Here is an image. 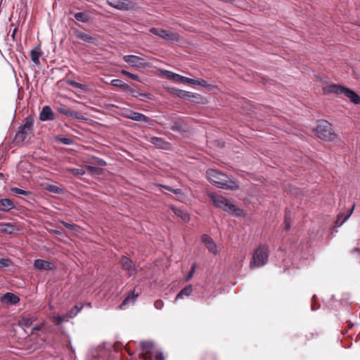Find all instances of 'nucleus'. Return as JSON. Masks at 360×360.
<instances>
[{"instance_id": "f257e3e1", "label": "nucleus", "mask_w": 360, "mask_h": 360, "mask_svg": "<svg viewBox=\"0 0 360 360\" xmlns=\"http://www.w3.org/2000/svg\"><path fill=\"white\" fill-rule=\"evenodd\" d=\"M207 176L210 183L218 188L231 191H236L239 188L236 181L217 169H208Z\"/></svg>"}, {"instance_id": "f03ea898", "label": "nucleus", "mask_w": 360, "mask_h": 360, "mask_svg": "<svg viewBox=\"0 0 360 360\" xmlns=\"http://www.w3.org/2000/svg\"><path fill=\"white\" fill-rule=\"evenodd\" d=\"M208 197L215 207L237 217H240L243 214L242 210L237 208L224 196L214 193H209Z\"/></svg>"}, {"instance_id": "7ed1b4c3", "label": "nucleus", "mask_w": 360, "mask_h": 360, "mask_svg": "<svg viewBox=\"0 0 360 360\" xmlns=\"http://www.w3.org/2000/svg\"><path fill=\"white\" fill-rule=\"evenodd\" d=\"M269 248L266 245H260L254 252L250 263L252 269L264 266L268 262Z\"/></svg>"}, {"instance_id": "20e7f679", "label": "nucleus", "mask_w": 360, "mask_h": 360, "mask_svg": "<svg viewBox=\"0 0 360 360\" xmlns=\"http://www.w3.org/2000/svg\"><path fill=\"white\" fill-rule=\"evenodd\" d=\"M316 133L319 138L326 141H332L336 138V134L333 131L331 124L326 120L319 122Z\"/></svg>"}, {"instance_id": "39448f33", "label": "nucleus", "mask_w": 360, "mask_h": 360, "mask_svg": "<svg viewBox=\"0 0 360 360\" xmlns=\"http://www.w3.org/2000/svg\"><path fill=\"white\" fill-rule=\"evenodd\" d=\"M113 345L111 343H104L91 350V358L98 360H109L112 352Z\"/></svg>"}, {"instance_id": "423d86ee", "label": "nucleus", "mask_w": 360, "mask_h": 360, "mask_svg": "<svg viewBox=\"0 0 360 360\" xmlns=\"http://www.w3.org/2000/svg\"><path fill=\"white\" fill-rule=\"evenodd\" d=\"M34 120L31 116L25 118V124L19 127L15 137L16 142H22L29 133L31 132L33 127Z\"/></svg>"}, {"instance_id": "0eeeda50", "label": "nucleus", "mask_w": 360, "mask_h": 360, "mask_svg": "<svg viewBox=\"0 0 360 360\" xmlns=\"http://www.w3.org/2000/svg\"><path fill=\"white\" fill-rule=\"evenodd\" d=\"M120 264L122 270L126 271L129 277L135 275L138 271V268L134 262L127 256H122Z\"/></svg>"}, {"instance_id": "6e6552de", "label": "nucleus", "mask_w": 360, "mask_h": 360, "mask_svg": "<svg viewBox=\"0 0 360 360\" xmlns=\"http://www.w3.org/2000/svg\"><path fill=\"white\" fill-rule=\"evenodd\" d=\"M150 32L168 41H174L179 39L178 34L167 30L152 27L150 29Z\"/></svg>"}, {"instance_id": "1a4fd4ad", "label": "nucleus", "mask_w": 360, "mask_h": 360, "mask_svg": "<svg viewBox=\"0 0 360 360\" xmlns=\"http://www.w3.org/2000/svg\"><path fill=\"white\" fill-rule=\"evenodd\" d=\"M107 3L120 11H129L134 7V4L129 0H107Z\"/></svg>"}, {"instance_id": "9d476101", "label": "nucleus", "mask_w": 360, "mask_h": 360, "mask_svg": "<svg viewBox=\"0 0 360 360\" xmlns=\"http://www.w3.org/2000/svg\"><path fill=\"white\" fill-rule=\"evenodd\" d=\"M34 268L38 270H49L53 271L56 269V266L55 264L41 259H37L34 261L33 264Z\"/></svg>"}, {"instance_id": "9b49d317", "label": "nucleus", "mask_w": 360, "mask_h": 360, "mask_svg": "<svg viewBox=\"0 0 360 360\" xmlns=\"http://www.w3.org/2000/svg\"><path fill=\"white\" fill-rule=\"evenodd\" d=\"M168 91L170 94L181 98H186L188 101H193L191 97H198V94H193L176 88H169Z\"/></svg>"}, {"instance_id": "f8f14e48", "label": "nucleus", "mask_w": 360, "mask_h": 360, "mask_svg": "<svg viewBox=\"0 0 360 360\" xmlns=\"http://www.w3.org/2000/svg\"><path fill=\"white\" fill-rule=\"evenodd\" d=\"M124 117L136 122H143L147 123L150 121V117L141 112H135L133 110L126 112L124 114Z\"/></svg>"}, {"instance_id": "ddd939ff", "label": "nucleus", "mask_w": 360, "mask_h": 360, "mask_svg": "<svg viewBox=\"0 0 360 360\" xmlns=\"http://www.w3.org/2000/svg\"><path fill=\"white\" fill-rule=\"evenodd\" d=\"M123 60L127 63L135 68H141L144 64V60L143 58L134 55L124 56Z\"/></svg>"}, {"instance_id": "4468645a", "label": "nucleus", "mask_w": 360, "mask_h": 360, "mask_svg": "<svg viewBox=\"0 0 360 360\" xmlns=\"http://www.w3.org/2000/svg\"><path fill=\"white\" fill-rule=\"evenodd\" d=\"M143 360H152L153 343L152 342L143 341L141 343Z\"/></svg>"}, {"instance_id": "2eb2a0df", "label": "nucleus", "mask_w": 360, "mask_h": 360, "mask_svg": "<svg viewBox=\"0 0 360 360\" xmlns=\"http://www.w3.org/2000/svg\"><path fill=\"white\" fill-rule=\"evenodd\" d=\"M0 300L3 304L15 305L20 302V298L12 292H6L1 297Z\"/></svg>"}, {"instance_id": "dca6fc26", "label": "nucleus", "mask_w": 360, "mask_h": 360, "mask_svg": "<svg viewBox=\"0 0 360 360\" xmlns=\"http://www.w3.org/2000/svg\"><path fill=\"white\" fill-rule=\"evenodd\" d=\"M347 88L340 84H330L323 88L325 94H335L337 95L344 94Z\"/></svg>"}, {"instance_id": "f3484780", "label": "nucleus", "mask_w": 360, "mask_h": 360, "mask_svg": "<svg viewBox=\"0 0 360 360\" xmlns=\"http://www.w3.org/2000/svg\"><path fill=\"white\" fill-rule=\"evenodd\" d=\"M39 119L43 122L54 120V114L50 106L45 105L42 108L39 114Z\"/></svg>"}, {"instance_id": "a211bd4d", "label": "nucleus", "mask_w": 360, "mask_h": 360, "mask_svg": "<svg viewBox=\"0 0 360 360\" xmlns=\"http://www.w3.org/2000/svg\"><path fill=\"white\" fill-rule=\"evenodd\" d=\"M201 240L210 252L214 254L217 252V245L211 237L207 234H203L201 237Z\"/></svg>"}, {"instance_id": "6ab92c4d", "label": "nucleus", "mask_w": 360, "mask_h": 360, "mask_svg": "<svg viewBox=\"0 0 360 360\" xmlns=\"http://www.w3.org/2000/svg\"><path fill=\"white\" fill-rule=\"evenodd\" d=\"M150 142L161 149L169 150L170 148V143L160 137L153 136L150 138Z\"/></svg>"}, {"instance_id": "aec40b11", "label": "nucleus", "mask_w": 360, "mask_h": 360, "mask_svg": "<svg viewBox=\"0 0 360 360\" xmlns=\"http://www.w3.org/2000/svg\"><path fill=\"white\" fill-rule=\"evenodd\" d=\"M354 208V205H352V208L349 209L347 214L345 213H340L337 219L335 222V227L338 228L342 226L347 220V219L351 216V214L353 212Z\"/></svg>"}, {"instance_id": "412c9836", "label": "nucleus", "mask_w": 360, "mask_h": 360, "mask_svg": "<svg viewBox=\"0 0 360 360\" xmlns=\"http://www.w3.org/2000/svg\"><path fill=\"white\" fill-rule=\"evenodd\" d=\"M15 205L13 201L8 198L0 199V210L4 212H9L13 209Z\"/></svg>"}, {"instance_id": "4be33fe9", "label": "nucleus", "mask_w": 360, "mask_h": 360, "mask_svg": "<svg viewBox=\"0 0 360 360\" xmlns=\"http://www.w3.org/2000/svg\"><path fill=\"white\" fill-rule=\"evenodd\" d=\"M164 75L167 78L174 79V81L179 83H184L186 79V77L174 73L169 70H165Z\"/></svg>"}, {"instance_id": "5701e85b", "label": "nucleus", "mask_w": 360, "mask_h": 360, "mask_svg": "<svg viewBox=\"0 0 360 360\" xmlns=\"http://www.w3.org/2000/svg\"><path fill=\"white\" fill-rule=\"evenodd\" d=\"M174 213L184 221L188 222L190 220L189 214L182 208L180 207H172Z\"/></svg>"}, {"instance_id": "b1692460", "label": "nucleus", "mask_w": 360, "mask_h": 360, "mask_svg": "<svg viewBox=\"0 0 360 360\" xmlns=\"http://www.w3.org/2000/svg\"><path fill=\"white\" fill-rule=\"evenodd\" d=\"M344 95L349 98L350 101L353 103L360 104V96L354 91L347 88Z\"/></svg>"}, {"instance_id": "393cba45", "label": "nucleus", "mask_w": 360, "mask_h": 360, "mask_svg": "<svg viewBox=\"0 0 360 360\" xmlns=\"http://www.w3.org/2000/svg\"><path fill=\"white\" fill-rule=\"evenodd\" d=\"M41 51L39 47H35L30 51V57L32 62L38 65L40 63L39 58L41 56Z\"/></svg>"}, {"instance_id": "a878e982", "label": "nucleus", "mask_w": 360, "mask_h": 360, "mask_svg": "<svg viewBox=\"0 0 360 360\" xmlns=\"http://www.w3.org/2000/svg\"><path fill=\"white\" fill-rule=\"evenodd\" d=\"M139 296V294L138 293H135L134 291H133L131 292V294L129 295L121 303V304L120 305V309H124L125 307L129 304V303H134L136 300V299Z\"/></svg>"}, {"instance_id": "bb28decb", "label": "nucleus", "mask_w": 360, "mask_h": 360, "mask_svg": "<svg viewBox=\"0 0 360 360\" xmlns=\"http://www.w3.org/2000/svg\"><path fill=\"white\" fill-rule=\"evenodd\" d=\"M193 291V287L191 285L185 286L180 292L176 295V300L182 299L185 296H189Z\"/></svg>"}, {"instance_id": "cd10ccee", "label": "nucleus", "mask_w": 360, "mask_h": 360, "mask_svg": "<svg viewBox=\"0 0 360 360\" xmlns=\"http://www.w3.org/2000/svg\"><path fill=\"white\" fill-rule=\"evenodd\" d=\"M83 304H76L70 310H69L66 314L67 316L69 317V319H72L75 317L77 314L82 310L83 308Z\"/></svg>"}, {"instance_id": "c85d7f7f", "label": "nucleus", "mask_w": 360, "mask_h": 360, "mask_svg": "<svg viewBox=\"0 0 360 360\" xmlns=\"http://www.w3.org/2000/svg\"><path fill=\"white\" fill-rule=\"evenodd\" d=\"M110 84L111 85L114 86H116V87H120V89H122L124 92L129 89H130V86L128 85L126 83H124L121 79H112L110 81Z\"/></svg>"}, {"instance_id": "c756f323", "label": "nucleus", "mask_w": 360, "mask_h": 360, "mask_svg": "<svg viewBox=\"0 0 360 360\" xmlns=\"http://www.w3.org/2000/svg\"><path fill=\"white\" fill-rule=\"evenodd\" d=\"M34 319L33 317H27L23 316L18 322L19 326L22 328L25 329V328H28L31 326L32 323L34 322Z\"/></svg>"}, {"instance_id": "7c9ffc66", "label": "nucleus", "mask_w": 360, "mask_h": 360, "mask_svg": "<svg viewBox=\"0 0 360 360\" xmlns=\"http://www.w3.org/2000/svg\"><path fill=\"white\" fill-rule=\"evenodd\" d=\"M105 165L106 162L103 160L91 155V174L96 172L94 165L104 166Z\"/></svg>"}, {"instance_id": "2f4dec72", "label": "nucleus", "mask_w": 360, "mask_h": 360, "mask_svg": "<svg viewBox=\"0 0 360 360\" xmlns=\"http://www.w3.org/2000/svg\"><path fill=\"white\" fill-rule=\"evenodd\" d=\"M127 94L135 98H148V95L145 93H141L130 86V89L125 91Z\"/></svg>"}, {"instance_id": "473e14b6", "label": "nucleus", "mask_w": 360, "mask_h": 360, "mask_svg": "<svg viewBox=\"0 0 360 360\" xmlns=\"http://www.w3.org/2000/svg\"><path fill=\"white\" fill-rule=\"evenodd\" d=\"M11 191L16 195H22L27 198H30L32 195V193L30 191L23 190V189H21V188H17V187L11 188Z\"/></svg>"}, {"instance_id": "72a5a7b5", "label": "nucleus", "mask_w": 360, "mask_h": 360, "mask_svg": "<svg viewBox=\"0 0 360 360\" xmlns=\"http://www.w3.org/2000/svg\"><path fill=\"white\" fill-rule=\"evenodd\" d=\"M75 18L80 22H86L89 20V15L86 13L84 12H78L75 13L74 15Z\"/></svg>"}, {"instance_id": "f704fd0d", "label": "nucleus", "mask_w": 360, "mask_h": 360, "mask_svg": "<svg viewBox=\"0 0 360 360\" xmlns=\"http://www.w3.org/2000/svg\"><path fill=\"white\" fill-rule=\"evenodd\" d=\"M77 38L86 42H90V35L79 30L75 31Z\"/></svg>"}, {"instance_id": "c9c22d12", "label": "nucleus", "mask_w": 360, "mask_h": 360, "mask_svg": "<svg viewBox=\"0 0 360 360\" xmlns=\"http://www.w3.org/2000/svg\"><path fill=\"white\" fill-rule=\"evenodd\" d=\"M69 317L67 316V314H64L63 315H58L53 317V322L56 325H59L63 322L68 321L69 320Z\"/></svg>"}, {"instance_id": "e433bc0d", "label": "nucleus", "mask_w": 360, "mask_h": 360, "mask_svg": "<svg viewBox=\"0 0 360 360\" xmlns=\"http://www.w3.org/2000/svg\"><path fill=\"white\" fill-rule=\"evenodd\" d=\"M171 129L174 131H181L184 130L182 123L179 121H174L171 126Z\"/></svg>"}, {"instance_id": "4c0bfd02", "label": "nucleus", "mask_w": 360, "mask_h": 360, "mask_svg": "<svg viewBox=\"0 0 360 360\" xmlns=\"http://www.w3.org/2000/svg\"><path fill=\"white\" fill-rule=\"evenodd\" d=\"M0 226H5V229L2 230L4 233L11 234L14 231V226L11 224H1Z\"/></svg>"}, {"instance_id": "58836bf2", "label": "nucleus", "mask_w": 360, "mask_h": 360, "mask_svg": "<svg viewBox=\"0 0 360 360\" xmlns=\"http://www.w3.org/2000/svg\"><path fill=\"white\" fill-rule=\"evenodd\" d=\"M12 264V261L8 258H0V268L8 267Z\"/></svg>"}, {"instance_id": "ea45409f", "label": "nucleus", "mask_w": 360, "mask_h": 360, "mask_svg": "<svg viewBox=\"0 0 360 360\" xmlns=\"http://www.w3.org/2000/svg\"><path fill=\"white\" fill-rule=\"evenodd\" d=\"M46 190L56 194H59L61 191V189L58 186L52 184L48 185L46 186Z\"/></svg>"}, {"instance_id": "a19ab883", "label": "nucleus", "mask_w": 360, "mask_h": 360, "mask_svg": "<svg viewBox=\"0 0 360 360\" xmlns=\"http://www.w3.org/2000/svg\"><path fill=\"white\" fill-rule=\"evenodd\" d=\"M121 72L122 75L127 76L128 77L131 78V79H134L136 81H139V77L137 75L132 74L127 70H122Z\"/></svg>"}, {"instance_id": "79ce46f5", "label": "nucleus", "mask_w": 360, "mask_h": 360, "mask_svg": "<svg viewBox=\"0 0 360 360\" xmlns=\"http://www.w3.org/2000/svg\"><path fill=\"white\" fill-rule=\"evenodd\" d=\"M283 228L286 231H289L290 229V218L287 213L285 214V220L283 223Z\"/></svg>"}, {"instance_id": "37998d69", "label": "nucleus", "mask_w": 360, "mask_h": 360, "mask_svg": "<svg viewBox=\"0 0 360 360\" xmlns=\"http://www.w3.org/2000/svg\"><path fill=\"white\" fill-rule=\"evenodd\" d=\"M60 112L65 115H68V116H74L76 112L75 111H72L68 108H60Z\"/></svg>"}, {"instance_id": "c03bdc74", "label": "nucleus", "mask_w": 360, "mask_h": 360, "mask_svg": "<svg viewBox=\"0 0 360 360\" xmlns=\"http://www.w3.org/2000/svg\"><path fill=\"white\" fill-rule=\"evenodd\" d=\"M57 140L65 145H70L73 142L72 139L68 137H58Z\"/></svg>"}, {"instance_id": "a18cd8bd", "label": "nucleus", "mask_w": 360, "mask_h": 360, "mask_svg": "<svg viewBox=\"0 0 360 360\" xmlns=\"http://www.w3.org/2000/svg\"><path fill=\"white\" fill-rule=\"evenodd\" d=\"M163 188H165L166 190H167L169 191H172V193H174V194H176V195L182 193L181 189H180V188H174L169 186H163Z\"/></svg>"}, {"instance_id": "49530a36", "label": "nucleus", "mask_w": 360, "mask_h": 360, "mask_svg": "<svg viewBox=\"0 0 360 360\" xmlns=\"http://www.w3.org/2000/svg\"><path fill=\"white\" fill-rule=\"evenodd\" d=\"M197 267V264L195 263H194L192 266H191V270L189 271L187 276H186V280L188 281H189L193 276L194 273H195V269Z\"/></svg>"}, {"instance_id": "de8ad7c7", "label": "nucleus", "mask_w": 360, "mask_h": 360, "mask_svg": "<svg viewBox=\"0 0 360 360\" xmlns=\"http://www.w3.org/2000/svg\"><path fill=\"white\" fill-rule=\"evenodd\" d=\"M73 174L78 176H82L85 174L86 172L83 168H75L72 169Z\"/></svg>"}, {"instance_id": "09e8293b", "label": "nucleus", "mask_w": 360, "mask_h": 360, "mask_svg": "<svg viewBox=\"0 0 360 360\" xmlns=\"http://www.w3.org/2000/svg\"><path fill=\"white\" fill-rule=\"evenodd\" d=\"M197 85L206 89H210L211 85L204 79H197Z\"/></svg>"}, {"instance_id": "8fccbe9b", "label": "nucleus", "mask_w": 360, "mask_h": 360, "mask_svg": "<svg viewBox=\"0 0 360 360\" xmlns=\"http://www.w3.org/2000/svg\"><path fill=\"white\" fill-rule=\"evenodd\" d=\"M154 307L157 309H162L164 307V302L162 300H157L155 302H154Z\"/></svg>"}, {"instance_id": "3c124183", "label": "nucleus", "mask_w": 360, "mask_h": 360, "mask_svg": "<svg viewBox=\"0 0 360 360\" xmlns=\"http://www.w3.org/2000/svg\"><path fill=\"white\" fill-rule=\"evenodd\" d=\"M184 83H188L190 84H195L197 85V79H191L186 77V79L184 81Z\"/></svg>"}, {"instance_id": "603ef678", "label": "nucleus", "mask_w": 360, "mask_h": 360, "mask_svg": "<svg viewBox=\"0 0 360 360\" xmlns=\"http://www.w3.org/2000/svg\"><path fill=\"white\" fill-rule=\"evenodd\" d=\"M70 84H72V86H75L76 88H79V89H83L85 85L82 84H80V83H78L77 82H75V81H72L70 82Z\"/></svg>"}, {"instance_id": "864d4df0", "label": "nucleus", "mask_w": 360, "mask_h": 360, "mask_svg": "<svg viewBox=\"0 0 360 360\" xmlns=\"http://www.w3.org/2000/svg\"><path fill=\"white\" fill-rule=\"evenodd\" d=\"M154 360H164L163 354L162 352H159L155 355Z\"/></svg>"}, {"instance_id": "5fc2aeb1", "label": "nucleus", "mask_w": 360, "mask_h": 360, "mask_svg": "<svg viewBox=\"0 0 360 360\" xmlns=\"http://www.w3.org/2000/svg\"><path fill=\"white\" fill-rule=\"evenodd\" d=\"M62 224L67 228L68 229H72L73 226H74V224H70V223H68V222H65V221H62Z\"/></svg>"}, {"instance_id": "6e6d98bb", "label": "nucleus", "mask_w": 360, "mask_h": 360, "mask_svg": "<svg viewBox=\"0 0 360 360\" xmlns=\"http://www.w3.org/2000/svg\"><path fill=\"white\" fill-rule=\"evenodd\" d=\"M16 32H17V28L13 29L12 34L11 35L13 41L15 40V37Z\"/></svg>"}, {"instance_id": "4d7b16f0", "label": "nucleus", "mask_w": 360, "mask_h": 360, "mask_svg": "<svg viewBox=\"0 0 360 360\" xmlns=\"http://www.w3.org/2000/svg\"><path fill=\"white\" fill-rule=\"evenodd\" d=\"M319 306H316V304H314V302H312L311 304V310L312 311H315L317 309H319Z\"/></svg>"}, {"instance_id": "13d9d810", "label": "nucleus", "mask_w": 360, "mask_h": 360, "mask_svg": "<svg viewBox=\"0 0 360 360\" xmlns=\"http://www.w3.org/2000/svg\"><path fill=\"white\" fill-rule=\"evenodd\" d=\"M200 98V96L199 94H198V97H191V98L193 100V102H196Z\"/></svg>"}, {"instance_id": "bf43d9fd", "label": "nucleus", "mask_w": 360, "mask_h": 360, "mask_svg": "<svg viewBox=\"0 0 360 360\" xmlns=\"http://www.w3.org/2000/svg\"><path fill=\"white\" fill-rule=\"evenodd\" d=\"M40 330H41V326H36L32 328V331Z\"/></svg>"}, {"instance_id": "052dcab7", "label": "nucleus", "mask_w": 360, "mask_h": 360, "mask_svg": "<svg viewBox=\"0 0 360 360\" xmlns=\"http://www.w3.org/2000/svg\"><path fill=\"white\" fill-rule=\"evenodd\" d=\"M359 251H360V250H359V248H354V249L352 250L353 253H357V252H359Z\"/></svg>"}, {"instance_id": "680f3d73", "label": "nucleus", "mask_w": 360, "mask_h": 360, "mask_svg": "<svg viewBox=\"0 0 360 360\" xmlns=\"http://www.w3.org/2000/svg\"><path fill=\"white\" fill-rule=\"evenodd\" d=\"M86 169H87L88 171H90V166H87Z\"/></svg>"}, {"instance_id": "e2e57ef3", "label": "nucleus", "mask_w": 360, "mask_h": 360, "mask_svg": "<svg viewBox=\"0 0 360 360\" xmlns=\"http://www.w3.org/2000/svg\"><path fill=\"white\" fill-rule=\"evenodd\" d=\"M2 219V217H1V214H0V219Z\"/></svg>"}]
</instances>
